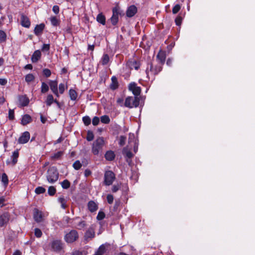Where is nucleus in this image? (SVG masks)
<instances>
[{
  "instance_id": "8fccbe9b",
  "label": "nucleus",
  "mask_w": 255,
  "mask_h": 255,
  "mask_svg": "<svg viewBox=\"0 0 255 255\" xmlns=\"http://www.w3.org/2000/svg\"><path fill=\"white\" fill-rule=\"evenodd\" d=\"M34 235L37 238H40L42 235V233L39 229L35 228L34 230Z\"/></svg>"
},
{
  "instance_id": "a19ab883",
  "label": "nucleus",
  "mask_w": 255,
  "mask_h": 255,
  "mask_svg": "<svg viewBox=\"0 0 255 255\" xmlns=\"http://www.w3.org/2000/svg\"><path fill=\"white\" fill-rule=\"evenodd\" d=\"M135 141L137 142V139H135L134 134L133 133H130L128 136V143L130 144L131 142L135 143Z\"/></svg>"
},
{
  "instance_id": "7c9ffc66",
  "label": "nucleus",
  "mask_w": 255,
  "mask_h": 255,
  "mask_svg": "<svg viewBox=\"0 0 255 255\" xmlns=\"http://www.w3.org/2000/svg\"><path fill=\"white\" fill-rule=\"evenodd\" d=\"M58 202L61 204V208L64 209H66L67 207L66 200L63 197H61L58 198Z\"/></svg>"
},
{
  "instance_id": "2f4dec72",
  "label": "nucleus",
  "mask_w": 255,
  "mask_h": 255,
  "mask_svg": "<svg viewBox=\"0 0 255 255\" xmlns=\"http://www.w3.org/2000/svg\"><path fill=\"white\" fill-rule=\"evenodd\" d=\"M112 84L111 85V88L112 90H115L118 87V83L117 79L115 77L113 76L112 78Z\"/></svg>"
},
{
  "instance_id": "9d476101",
  "label": "nucleus",
  "mask_w": 255,
  "mask_h": 255,
  "mask_svg": "<svg viewBox=\"0 0 255 255\" xmlns=\"http://www.w3.org/2000/svg\"><path fill=\"white\" fill-rule=\"evenodd\" d=\"M128 90L132 92L135 97H138L141 93V88L135 83H131L128 86Z\"/></svg>"
},
{
  "instance_id": "864d4df0",
  "label": "nucleus",
  "mask_w": 255,
  "mask_h": 255,
  "mask_svg": "<svg viewBox=\"0 0 255 255\" xmlns=\"http://www.w3.org/2000/svg\"><path fill=\"white\" fill-rule=\"evenodd\" d=\"M105 217V213L102 211H100L98 215L97 216V219L98 220H102Z\"/></svg>"
},
{
  "instance_id": "de8ad7c7",
  "label": "nucleus",
  "mask_w": 255,
  "mask_h": 255,
  "mask_svg": "<svg viewBox=\"0 0 255 255\" xmlns=\"http://www.w3.org/2000/svg\"><path fill=\"white\" fill-rule=\"evenodd\" d=\"M94 134L91 131H88L87 135V140L89 141H92L94 139Z\"/></svg>"
},
{
  "instance_id": "5fc2aeb1",
  "label": "nucleus",
  "mask_w": 255,
  "mask_h": 255,
  "mask_svg": "<svg viewBox=\"0 0 255 255\" xmlns=\"http://www.w3.org/2000/svg\"><path fill=\"white\" fill-rule=\"evenodd\" d=\"M72 255H86L85 251H75L72 252Z\"/></svg>"
},
{
  "instance_id": "f704fd0d",
  "label": "nucleus",
  "mask_w": 255,
  "mask_h": 255,
  "mask_svg": "<svg viewBox=\"0 0 255 255\" xmlns=\"http://www.w3.org/2000/svg\"><path fill=\"white\" fill-rule=\"evenodd\" d=\"M101 121L102 123L108 124L110 122V119L107 115H104L101 117Z\"/></svg>"
},
{
  "instance_id": "49530a36",
  "label": "nucleus",
  "mask_w": 255,
  "mask_h": 255,
  "mask_svg": "<svg viewBox=\"0 0 255 255\" xmlns=\"http://www.w3.org/2000/svg\"><path fill=\"white\" fill-rule=\"evenodd\" d=\"M83 121L86 126H88L91 124V120L89 117L85 116L83 118Z\"/></svg>"
},
{
  "instance_id": "473e14b6",
  "label": "nucleus",
  "mask_w": 255,
  "mask_h": 255,
  "mask_svg": "<svg viewBox=\"0 0 255 255\" xmlns=\"http://www.w3.org/2000/svg\"><path fill=\"white\" fill-rule=\"evenodd\" d=\"M109 61V57L107 54H104L101 59V63L103 65H106Z\"/></svg>"
},
{
  "instance_id": "ea45409f",
  "label": "nucleus",
  "mask_w": 255,
  "mask_h": 255,
  "mask_svg": "<svg viewBox=\"0 0 255 255\" xmlns=\"http://www.w3.org/2000/svg\"><path fill=\"white\" fill-rule=\"evenodd\" d=\"M50 20L52 25L57 26L58 24L59 20L56 16H51Z\"/></svg>"
},
{
  "instance_id": "20e7f679",
  "label": "nucleus",
  "mask_w": 255,
  "mask_h": 255,
  "mask_svg": "<svg viewBox=\"0 0 255 255\" xmlns=\"http://www.w3.org/2000/svg\"><path fill=\"white\" fill-rule=\"evenodd\" d=\"M140 99L138 97H128L125 102V106L129 108L137 107L139 104Z\"/></svg>"
},
{
  "instance_id": "4d7b16f0",
  "label": "nucleus",
  "mask_w": 255,
  "mask_h": 255,
  "mask_svg": "<svg viewBox=\"0 0 255 255\" xmlns=\"http://www.w3.org/2000/svg\"><path fill=\"white\" fill-rule=\"evenodd\" d=\"M121 186L120 184H115L112 186V191L113 192H117L120 188Z\"/></svg>"
},
{
  "instance_id": "f257e3e1",
  "label": "nucleus",
  "mask_w": 255,
  "mask_h": 255,
  "mask_svg": "<svg viewBox=\"0 0 255 255\" xmlns=\"http://www.w3.org/2000/svg\"><path fill=\"white\" fill-rule=\"evenodd\" d=\"M59 178V173L55 167H50L47 170L46 178L49 183L52 184L57 181Z\"/></svg>"
},
{
  "instance_id": "6ab92c4d",
  "label": "nucleus",
  "mask_w": 255,
  "mask_h": 255,
  "mask_svg": "<svg viewBox=\"0 0 255 255\" xmlns=\"http://www.w3.org/2000/svg\"><path fill=\"white\" fill-rule=\"evenodd\" d=\"M45 25L43 23L37 25L34 28V33L37 36L40 35L44 29Z\"/></svg>"
},
{
  "instance_id": "0e129e2a",
  "label": "nucleus",
  "mask_w": 255,
  "mask_h": 255,
  "mask_svg": "<svg viewBox=\"0 0 255 255\" xmlns=\"http://www.w3.org/2000/svg\"><path fill=\"white\" fill-rule=\"evenodd\" d=\"M50 49V45L49 44H44L42 47V50L43 51H47Z\"/></svg>"
},
{
  "instance_id": "58836bf2",
  "label": "nucleus",
  "mask_w": 255,
  "mask_h": 255,
  "mask_svg": "<svg viewBox=\"0 0 255 255\" xmlns=\"http://www.w3.org/2000/svg\"><path fill=\"white\" fill-rule=\"evenodd\" d=\"M73 167L75 170H79L82 167V163L79 160H76L73 164Z\"/></svg>"
},
{
  "instance_id": "f3484780",
  "label": "nucleus",
  "mask_w": 255,
  "mask_h": 255,
  "mask_svg": "<svg viewBox=\"0 0 255 255\" xmlns=\"http://www.w3.org/2000/svg\"><path fill=\"white\" fill-rule=\"evenodd\" d=\"M21 24L23 26L26 28H28L30 25V21L29 18L24 14L21 15Z\"/></svg>"
},
{
  "instance_id": "c85d7f7f",
  "label": "nucleus",
  "mask_w": 255,
  "mask_h": 255,
  "mask_svg": "<svg viewBox=\"0 0 255 255\" xmlns=\"http://www.w3.org/2000/svg\"><path fill=\"white\" fill-rule=\"evenodd\" d=\"M69 96L71 100L75 101L77 97V92L73 89H70L69 91Z\"/></svg>"
},
{
  "instance_id": "4c0bfd02",
  "label": "nucleus",
  "mask_w": 255,
  "mask_h": 255,
  "mask_svg": "<svg viewBox=\"0 0 255 255\" xmlns=\"http://www.w3.org/2000/svg\"><path fill=\"white\" fill-rule=\"evenodd\" d=\"M34 79V76L32 74H28L26 75L25 77V80L26 82L29 83Z\"/></svg>"
},
{
  "instance_id": "f8f14e48",
  "label": "nucleus",
  "mask_w": 255,
  "mask_h": 255,
  "mask_svg": "<svg viewBox=\"0 0 255 255\" xmlns=\"http://www.w3.org/2000/svg\"><path fill=\"white\" fill-rule=\"evenodd\" d=\"M30 138V133L28 131L24 132L19 137L18 142L20 144H24L28 142Z\"/></svg>"
},
{
  "instance_id": "cd10ccee",
  "label": "nucleus",
  "mask_w": 255,
  "mask_h": 255,
  "mask_svg": "<svg viewBox=\"0 0 255 255\" xmlns=\"http://www.w3.org/2000/svg\"><path fill=\"white\" fill-rule=\"evenodd\" d=\"M157 58L161 64H163L164 63L165 60V55L163 52L160 51L157 55Z\"/></svg>"
},
{
  "instance_id": "bb28decb",
  "label": "nucleus",
  "mask_w": 255,
  "mask_h": 255,
  "mask_svg": "<svg viewBox=\"0 0 255 255\" xmlns=\"http://www.w3.org/2000/svg\"><path fill=\"white\" fill-rule=\"evenodd\" d=\"M97 20L98 22L103 25H105L106 23V18L104 15L102 13L99 14L97 16Z\"/></svg>"
},
{
  "instance_id": "ddd939ff",
  "label": "nucleus",
  "mask_w": 255,
  "mask_h": 255,
  "mask_svg": "<svg viewBox=\"0 0 255 255\" xmlns=\"http://www.w3.org/2000/svg\"><path fill=\"white\" fill-rule=\"evenodd\" d=\"M29 100L25 95H21L18 97V106L25 107L29 104Z\"/></svg>"
},
{
  "instance_id": "6e6552de",
  "label": "nucleus",
  "mask_w": 255,
  "mask_h": 255,
  "mask_svg": "<svg viewBox=\"0 0 255 255\" xmlns=\"http://www.w3.org/2000/svg\"><path fill=\"white\" fill-rule=\"evenodd\" d=\"M72 225L78 230H82L87 226L85 221L82 220L80 217H75L72 219Z\"/></svg>"
},
{
  "instance_id": "39448f33",
  "label": "nucleus",
  "mask_w": 255,
  "mask_h": 255,
  "mask_svg": "<svg viewBox=\"0 0 255 255\" xmlns=\"http://www.w3.org/2000/svg\"><path fill=\"white\" fill-rule=\"evenodd\" d=\"M162 70V67L160 65H156L154 66L152 63H149L147 65L146 69V73L147 77L151 75L157 74Z\"/></svg>"
},
{
  "instance_id": "aec40b11",
  "label": "nucleus",
  "mask_w": 255,
  "mask_h": 255,
  "mask_svg": "<svg viewBox=\"0 0 255 255\" xmlns=\"http://www.w3.org/2000/svg\"><path fill=\"white\" fill-rule=\"evenodd\" d=\"M128 65L130 69L138 70L139 68V63L135 60H130L128 62Z\"/></svg>"
},
{
  "instance_id": "1a4fd4ad",
  "label": "nucleus",
  "mask_w": 255,
  "mask_h": 255,
  "mask_svg": "<svg viewBox=\"0 0 255 255\" xmlns=\"http://www.w3.org/2000/svg\"><path fill=\"white\" fill-rule=\"evenodd\" d=\"M51 247L52 251L59 252L63 249V244L61 240H55L51 242Z\"/></svg>"
},
{
  "instance_id": "f03ea898",
  "label": "nucleus",
  "mask_w": 255,
  "mask_h": 255,
  "mask_svg": "<svg viewBox=\"0 0 255 255\" xmlns=\"http://www.w3.org/2000/svg\"><path fill=\"white\" fill-rule=\"evenodd\" d=\"M125 14L124 11L119 6H116L113 8V15L111 21L113 25H115L119 21V16H122Z\"/></svg>"
},
{
  "instance_id": "2eb2a0df",
  "label": "nucleus",
  "mask_w": 255,
  "mask_h": 255,
  "mask_svg": "<svg viewBox=\"0 0 255 255\" xmlns=\"http://www.w3.org/2000/svg\"><path fill=\"white\" fill-rule=\"evenodd\" d=\"M9 219V215L7 213H4L0 216V226L2 227L6 225Z\"/></svg>"
},
{
  "instance_id": "79ce46f5",
  "label": "nucleus",
  "mask_w": 255,
  "mask_h": 255,
  "mask_svg": "<svg viewBox=\"0 0 255 255\" xmlns=\"http://www.w3.org/2000/svg\"><path fill=\"white\" fill-rule=\"evenodd\" d=\"M46 190L44 188L39 186L35 188V192L37 194H40L42 193H44L45 192Z\"/></svg>"
},
{
  "instance_id": "13d9d810",
  "label": "nucleus",
  "mask_w": 255,
  "mask_h": 255,
  "mask_svg": "<svg viewBox=\"0 0 255 255\" xmlns=\"http://www.w3.org/2000/svg\"><path fill=\"white\" fill-rule=\"evenodd\" d=\"M8 118L9 120H12L14 118V112L13 110L10 109L8 111Z\"/></svg>"
},
{
  "instance_id": "4be33fe9",
  "label": "nucleus",
  "mask_w": 255,
  "mask_h": 255,
  "mask_svg": "<svg viewBox=\"0 0 255 255\" xmlns=\"http://www.w3.org/2000/svg\"><path fill=\"white\" fill-rule=\"evenodd\" d=\"M88 207L89 210L91 212L96 211L98 209L97 204H96V203L95 202H94L93 201H90V202H89V203L88 204Z\"/></svg>"
},
{
  "instance_id": "052dcab7",
  "label": "nucleus",
  "mask_w": 255,
  "mask_h": 255,
  "mask_svg": "<svg viewBox=\"0 0 255 255\" xmlns=\"http://www.w3.org/2000/svg\"><path fill=\"white\" fill-rule=\"evenodd\" d=\"M100 122V119L98 117H94L92 120V124L94 126H97Z\"/></svg>"
},
{
  "instance_id": "69168bd1",
  "label": "nucleus",
  "mask_w": 255,
  "mask_h": 255,
  "mask_svg": "<svg viewBox=\"0 0 255 255\" xmlns=\"http://www.w3.org/2000/svg\"><path fill=\"white\" fill-rule=\"evenodd\" d=\"M52 10L55 14H58L59 12V6L57 5H54L52 8Z\"/></svg>"
},
{
  "instance_id": "3c124183",
  "label": "nucleus",
  "mask_w": 255,
  "mask_h": 255,
  "mask_svg": "<svg viewBox=\"0 0 255 255\" xmlns=\"http://www.w3.org/2000/svg\"><path fill=\"white\" fill-rule=\"evenodd\" d=\"M181 8V6L179 4H176L172 8V12L173 14L177 13Z\"/></svg>"
},
{
  "instance_id": "a211bd4d",
  "label": "nucleus",
  "mask_w": 255,
  "mask_h": 255,
  "mask_svg": "<svg viewBox=\"0 0 255 255\" xmlns=\"http://www.w3.org/2000/svg\"><path fill=\"white\" fill-rule=\"evenodd\" d=\"M41 52L40 50H37L34 52L33 54L32 55L31 57V61L33 63H35L38 61V60L41 57Z\"/></svg>"
},
{
  "instance_id": "c03bdc74",
  "label": "nucleus",
  "mask_w": 255,
  "mask_h": 255,
  "mask_svg": "<svg viewBox=\"0 0 255 255\" xmlns=\"http://www.w3.org/2000/svg\"><path fill=\"white\" fill-rule=\"evenodd\" d=\"M56 189L53 186H50L48 189V193L50 196L54 195L56 193Z\"/></svg>"
},
{
  "instance_id": "c9c22d12",
  "label": "nucleus",
  "mask_w": 255,
  "mask_h": 255,
  "mask_svg": "<svg viewBox=\"0 0 255 255\" xmlns=\"http://www.w3.org/2000/svg\"><path fill=\"white\" fill-rule=\"evenodd\" d=\"M49 90L48 85L44 82H42L41 91L42 93H45Z\"/></svg>"
},
{
  "instance_id": "c756f323",
  "label": "nucleus",
  "mask_w": 255,
  "mask_h": 255,
  "mask_svg": "<svg viewBox=\"0 0 255 255\" xmlns=\"http://www.w3.org/2000/svg\"><path fill=\"white\" fill-rule=\"evenodd\" d=\"M123 154L125 155L126 156L128 159L131 158L133 156L132 153L130 151L128 150L127 147H124L123 148Z\"/></svg>"
},
{
  "instance_id": "338daca9",
  "label": "nucleus",
  "mask_w": 255,
  "mask_h": 255,
  "mask_svg": "<svg viewBox=\"0 0 255 255\" xmlns=\"http://www.w3.org/2000/svg\"><path fill=\"white\" fill-rule=\"evenodd\" d=\"M182 18L180 16H178L175 19V22L177 25H180L181 23Z\"/></svg>"
},
{
  "instance_id": "412c9836",
  "label": "nucleus",
  "mask_w": 255,
  "mask_h": 255,
  "mask_svg": "<svg viewBox=\"0 0 255 255\" xmlns=\"http://www.w3.org/2000/svg\"><path fill=\"white\" fill-rule=\"evenodd\" d=\"M49 85L52 92L53 93H56L57 90H58L57 81L50 80L49 81Z\"/></svg>"
},
{
  "instance_id": "423d86ee",
  "label": "nucleus",
  "mask_w": 255,
  "mask_h": 255,
  "mask_svg": "<svg viewBox=\"0 0 255 255\" xmlns=\"http://www.w3.org/2000/svg\"><path fill=\"white\" fill-rule=\"evenodd\" d=\"M79 238V235L77 231L72 230L65 234L64 240L67 243H72L76 241Z\"/></svg>"
},
{
  "instance_id": "7ed1b4c3",
  "label": "nucleus",
  "mask_w": 255,
  "mask_h": 255,
  "mask_svg": "<svg viewBox=\"0 0 255 255\" xmlns=\"http://www.w3.org/2000/svg\"><path fill=\"white\" fill-rule=\"evenodd\" d=\"M104 144V140L103 137H99L93 143L92 152L94 155H98L102 151Z\"/></svg>"
},
{
  "instance_id": "09e8293b",
  "label": "nucleus",
  "mask_w": 255,
  "mask_h": 255,
  "mask_svg": "<svg viewBox=\"0 0 255 255\" xmlns=\"http://www.w3.org/2000/svg\"><path fill=\"white\" fill-rule=\"evenodd\" d=\"M126 139L127 138L125 136L121 135L120 137L119 144L121 146H123L124 145H125Z\"/></svg>"
},
{
  "instance_id": "a878e982",
  "label": "nucleus",
  "mask_w": 255,
  "mask_h": 255,
  "mask_svg": "<svg viewBox=\"0 0 255 255\" xmlns=\"http://www.w3.org/2000/svg\"><path fill=\"white\" fill-rule=\"evenodd\" d=\"M18 155L19 153L18 151L17 150H15L13 152L12 155L11 156L12 163L13 165H15L16 163Z\"/></svg>"
},
{
  "instance_id": "6e6d98bb",
  "label": "nucleus",
  "mask_w": 255,
  "mask_h": 255,
  "mask_svg": "<svg viewBox=\"0 0 255 255\" xmlns=\"http://www.w3.org/2000/svg\"><path fill=\"white\" fill-rule=\"evenodd\" d=\"M63 154V152L62 151H58L56 153H55V154H54V155L52 156V158L53 159H58Z\"/></svg>"
},
{
  "instance_id": "b1692460",
  "label": "nucleus",
  "mask_w": 255,
  "mask_h": 255,
  "mask_svg": "<svg viewBox=\"0 0 255 255\" xmlns=\"http://www.w3.org/2000/svg\"><path fill=\"white\" fill-rule=\"evenodd\" d=\"M105 157L107 160L112 161L115 158V154L113 151L109 150L106 153Z\"/></svg>"
},
{
  "instance_id": "9b49d317",
  "label": "nucleus",
  "mask_w": 255,
  "mask_h": 255,
  "mask_svg": "<svg viewBox=\"0 0 255 255\" xmlns=\"http://www.w3.org/2000/svg\"><path fill=\"white\" fill-rule=\"evenodd\" d=\"M33 218L35 222L40 223L44 219V215L43 213L37 209L33 210Z\"/></svg>"
},
{
  "instance_id": "393cba45",
  "label": "nucleus",
  "mask_w": 255,
  "mask_h": 255,
  "mask_svg": "<svg viewBox=\"0 0 255 255\" xmlns=\"http://www.w3.org/2000/svg\"><path fill=\"white\" fill-rule=\"evenodd\" d=\"M54 101L53 96L51 94H49L47 95L45 102L47 106L50 107L53 103Z\"/></svg>"
},
{
  "instance_id": "37998d69",
  "label": "nucleus",
  "mask_w": 255,
  "mask_h": 255,
  "mask_svg": "<svg viewBox=\"0 0 255 255\" xmlns=\"http://www.w3.org/2000/svg\"><path fill=\"white\" fill-rule=\"evenodd\" d=\"M6 37L5 33L2 30H0V42H4L6 40Z\"/></svg>"
},
{
  "instance_id": "603ef678",
  "label": "nucleus",
  "mask_w": 255,
  "mask_h": 255,
  "mask_svg": "<svg viewBox=\"0 0 255 255\" xmlns=\"http://www.w3.org/2000/svg\"><path fill=\"white\" fill-rule=\"evenodd\" d=\"M43 74L46 77H49L50 76L51 72L49 69L45 68L43 70Z\"/></svg>"
},
{
  "instance_id": "5701e85b",
  "label": "nucleus",
  "mask_w": 255,
  "mask_h": 255,
  "mask_svg": "<svg viewBox=\"0 0 255 255\" xmlns=\"http://www.w3.org/2000/svg\"><path fill=\"white\" fill-rule=\"evenodd\" d=\"M31 122V118L28 115H25L22 118L21 123L22 125H26Z\"/></svg>"
},
{
  "instance_id": "e433bc0d",
  "label": "nucleus",
  "mask_w": 255,
  "mask_h": 255,
  "mask_svg": "<svg viewBox=\"0 0 255 255\" xmlns=\"http://www.w3.org/2000/svg\"><path fill=\"white\" fill-rule=\"evenodd\" d=\"M61 184L62 188L63 189H67L68 188H69V187L70 186V182L67 179H65L63 181H62L61 182Z\"/></svg>"
},
{
  "instance_id": "0eeeda50",
  "label": "nucleus",
  "mask_w": 255,
  "mask_h": 255,
  "mask_svg": "<svg viewBox=\"0 0 255 255\" xmlns=\"http://www.w3.org/2000/svg\"><path fill=\"white\" fill-rule=\"evenodd\" d=\"M115 178V175L113 171L111 170L107 171L104 174V184L107 186L111 185Z\"/></svg>"
},
{
  "instance_id": "bf43d9fd",
  "label": "nucleus",
  "mask_w": 255,
  "mask_h": 255,
  "mask_svg": "<svg viewBox=\"0 0 255 255\" xmlns=\"http://www.w3.org/2000/svg\"><path fill=\"white\" fill-rule=\"evenodd\" d=\"M71 220H72V219H70L68 216H65L63 217L62 221L64 224L66 225L69 223Z\"/></svg>"
},
{
  "instance_id": "72a5a7b5",
  "label": "nucleus",
  "mask_w": 255,
  "mask_h": 255,
  "mask_svg": "<svg viewBox=\"0 0 255 255\" xmlns=\"http://www.w3.org/2000/svg\"><path fill=\"white\" fill-rule=\"evenodd\" d=\"M106 251V248L104 245H102L100 246L98 251L96 252V254L98 255H103Z\"/></svg>"
},
{
  "instance_id": "e2e57ef3",
  "label": "nucleus",
  "mask_w": 255,
  "mask_h": 255,
  "mask_svg": "<svg viewBox=\"0 0 255 255\" xmlns=\"http://www.w3.org/2000/svg\"><path fill=\"white\" fill-rule=\"evenodd\" d=\"M59 90L60 94H63L65 90V86L64 84L61 83L59 85Z\"/></svg>"
},
{
  "instance_id": "a18cd8bd",
  "label": "nucleus",
  "mask_w": 255,
  "mask_h": 255,
  "mask_svg": "<svg viewBox=\"0 0 255 255\" xmlns=\"http://www.w3.org/2000/svg\"><path fill=\"white\" fill-rule=\"evenodd\" d=\"M1 181L3 183L4 185H6L8 184V177L5 173H3L1 176Z\"/></svg>"
},
{
  "instance_id": "680f3d73",
  "label": "nucleus",
  "mask_w": 255,
  "mask_h": 255,
  "mask_svg": "<svg viewBox=\"0 0 255 255\" xmlns=\"http://www.w3.org/2000/svg\"><path fill=\"white\" fill-rule=\"evenodd\" d=\"M107 199L108 203L112 204L114 201V197L111 194H108L107 196Z\"/></svg>"
},
{
  "instance_id": "774afa93",
  "label": "nucleus",
  "mask_w": 255,
  "mask_h": 255,
  "mask_svg": "<svg viewBox=\"0 0 255 255\" xmlns=\"http://www.w3.org/2000/svg\"><path fill=\"white\" fill-rule=\"evenodd\" d=\"M91 171L88 169H87L85 170L84 174L86 177L90 176L91 174Z\"/></svg>"
},
{
  "instance_id": "dca6fc26",
  "label": "nucleus",
  "mask_w": 255,
  "mask_h": 255,
  "mask_svg": "<svg viewBox=\"0 0 255 255\" xmlns=\"http://www.w3.org/2000/svg\"><path fill=\"white\" fill-rule=\"evenodd\" d=\"M95 237V231L94 229L92 227L89 228L86 232L85 234V239L86 240L88 241L92 239Z\"/></svg>"
},
{
  "instance_id": "4468645a",
  "label": "nucleus",
  "mask_w": 255,
  "mask_h": 255,
  "mask_svg": "<svg viewBox=\"0 0 255 255\" xmlns=\"http://www.w3.org/2000/svg\"><path fill=\"white\" fill-rule=\"evenodd\" d=\"M137 8L134 5L129 6L126 11L127 16L128 17L133 16L137 12Z\"/></svg>"
}]
</instances>
